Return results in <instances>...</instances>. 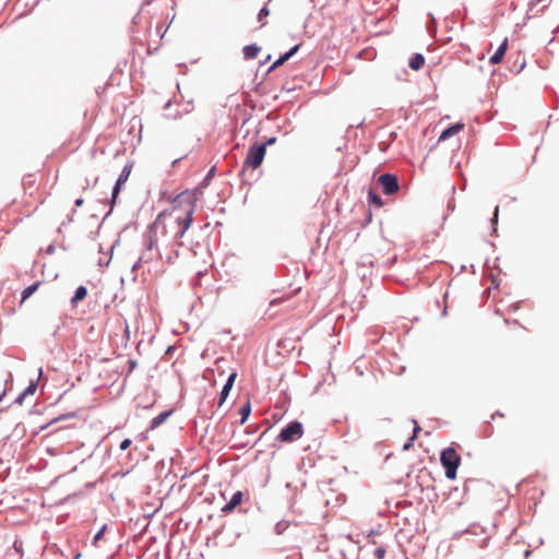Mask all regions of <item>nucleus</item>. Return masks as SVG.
<instances>
[{"label":"nucleus","mask_w":559,"mask_h":559,"mask_svg":"<svg viewBox=\"0 0 559 559\" xmlns=\"http://www.w3.org/2000/svg\"><path fill=\"white\" fill-rule=\"evenodd\" d=\"M83 203H84V200H83V199H81V198L75 200V205H76V206H82V205H83Z\"/></svg>","instance_id":"nucleus-26"},{"label":"nucleus","mask_w":559,"mask_h":559,"mask_svg":"<svg viewBox=\"0 0 559 559\" xmlns=\"http://www.w3.org/2000/svg\"><path fill=\"white\" fill-rule=\"evenodd\" d=\"M242 492L240 490L236 491L230 501L228 503H226L223 508H222V511L224 513H230L235 510L236 507H238L241 502H242Z\"/></svg>","instance_id":"nucleus-8"},{"label":"nucleus","mask_w":559,"mask_h":559,"mask_svg":"<svg viewBox=\"0 0 559 559\" xmlns=\"http://www.w3.org/2000/svg\"><path fill=\"white\" fill-rule=\"evenodd\" d=\"M374 556L377 559H383L384 556H385V549L380 547V548H377L376 551H374Z\"/></svg>","instance_id":"nucleus-23"},{"label":"nucleus","mask_w":559,"mask_h":559,"mask_svg":"<svg viewBox=\"0 0 559 559\" xmlns=\"http://www.w3.org/2000/svg\"><path fill=\"white\" fill-rule=\"evenodd\" d=\"M260 50H261L260 47L257 46L255 44L245 46L242 49L243 57L247 60L254 59L258 56V53L260 52Z\"/></svg>","instance_id":"nucleus-13"},{"label":"nucleus","mask_w":559,"mask_h":559,"mask_svg":"<svg viewBox=\"0 0 559 559\" xmlns=\"http://www.w3.org/2000/svg\"><path fill=\"white\" fill-rule=\"evenodd\" d=\"M299 49V45L294 46L289 51L281 56L270 67L269 72L274 71L276 68L283 66L290 57H293Z\"/></svg>","instance_id":"nucleus-10"},{"label":"nucleus","mask_w":559,"mask_h":559,"mask_svg":"<svg viewBox=\"0 0 559 559\" xmlns=\"http://www.w3.org/2000/svg\"><path fill=\"white\" fill-rule=\"evenodd\" d=\"M131 170H132V164H128L123 167L114 189H112V198H111V203H115L116 202V199L121 190V187L122 185L129 179V176L131 174Z\"/></svg>","instance_id":"nucleus-6"},{"label":"nucleus","mask_w":559,"mask_h":559,"mask_svg":"<svg viewBox=\"0 0 559 559\" xmlns=\"http://www.w3.org/2000/svg\"><path fill=\"white\" fill-rule=\"evenodd\" d=\"M420 431V427L417 421H415V427L413 430V436L408 439V442L404 444V450H408L413 443V441L417 438L418 432Z\"/></svg>","instance_id":"nucleus-19"},{"label":"nucleus","mask_w":559,"mask_h":559,"mask_svg":"<svg viewBox=\"0 0 559 559\" xmlns=\"http://www.w3.org/2000/svg\"><path fill=\"white\" fill-rule=\"evenodd\" d=\"M87 296V289L85 286H79L74 293V296L71 299L72 306H76L80 301H82Z\"/></svg>","instance_id":"nucleus-14"},{"label":"nucleus","mask_w":559,"mask_h":559,"mask_svg":"<svg viewBox=\"0 0 559 559\" xmlns=\"http://www.w3.org/2000/svg\"><path fill=\"white\" fill-rule=\"evenodd\" d=\"M266 153V144L252 145L245 158L243 168L257 169L261 166Z\"/></svg>","instance_id":"nucleus-3"},{"label":"nucleus","mask_w":559,"mask_h":559,"mask_svg":"<svg viewBox=\"0 0 559 559\" xmlns=\"http://www.w3.org/2000/svg\"><path fill=\"white\" fill-rule=\"evenodd\" d=\"M237 378V372L236 371H233L229 376H228V379L225 383V385L223 386V390L219 394V401H218V407H221L224 402L226 401L233 385H234V382Z\"/></svg>","instance_id":"nucleus-7"},{"label":"nucleus","mask_w":559,"mask_h":559,"mask_svg":"<svg viewBox=\"0 0 559 559\" xmlns=\"http://www.w3.org/2000/svg\"><path fill=\"white\" fill-rule=\"evenodd\" d=\"M369 201L376 204L377 206H382L381 198L372 191L369 192Z\"/></svg>","instance_id":"nucleus-20"},{"label":"nucleus","mask_w":559,"mask_h":559,"mask_svg":"<svg viewBox=\"0 0 559 559\" xmlns=\"http://www.w3.org/2000/svg\"><path fill=\"white\" fill-rule=\"evenodd\" d=\"M282 302V299H273L271 302H270V306H275V305H278Z\"/></svg>","instance_id":"nucleus-28"},{"label":"nucleus","mask_w":559,"mask_h":559,"mask_svg":"<svg viewBox=\"0 0 559 559\" xmlns=\"http://www.w3.org/2000/svg\"><path fill=\"white\" fill-rule=\"evenodd\" d=\"M195 198L191 192L177 194L171 200L170 209L159 213L150 226L145 250L139 262L150 263L160 259L174 263L183 245L181 239L193 222Z\"/></svg>","instance_id":"nucleus-1"},{"label":"nucleus","mask_w":559,"mask_h":559,"mask_svg":"<svg viewBox=\"0 0 559 559\" xmlns=\"http://www.w3.org/2000/svg\"><path fill=\"white\" fill-rule=\"evenodd\" d=\"M251 413V406L250 403L247 402L240 409L239 414L241 415L240 425H243L246 420L248 419L249 415Z\"/></svg>","instance_id":"nucleus-18"},{"label":"nucleus","mask_w":559,"mask_h":559,"mask_svg":"<svg viewBox=\"0 0 559 559\" xmlns=\"http://www.w3.org/2000/svg\"><path fill=\"white\" fill-rule=\"evenodd\" d=\"M409 68L414 71L420 70L425 64V58L420 53H415L409 60Z\"/></svg>","instance_id":"nucleus-12"},{"label":"nucleus","mask_w":559,"mask_h":559,"mask_svg":"<svg viewBox=\"0 0 559 559\" xmlns=\"http://www.w3.org/2000/svg\"><path fill=\"white\" fill-rule=\"evenodd\" d=\"M270 14V10L267 9V7H264L260 10L259 14H258V20L260 22H262L266 16H269Z\"/></svg>","instance_id":"nucleus-22"},{"label":"nucleus","mask_w":559,"mask_h":559,"mask_svg":"<svg viewBox=\"0 0 559 559\" xmlns=\"http://www.w3.org/2000/svg\"><path fill=\"white\" fill-rule=\"evenodd\" d=\"M106 531V525H104L94 536L93 538V545L96 546L97 542L103 537L104 533Z\"/></svg>","instance_id":"nucleus-21"},{"label":"nucleus","mask_w":559,"mask_h":559,"mask_svg":"<svg viewBox=\"0 0 559 559\" xmlns=\"http://www.w3.org/2000/svg\"><path fill=\"white\" fill-rule=\"evenodd\" d=\"M385 194H393L399 190L397 178L391 174H383L378 179Z\"/></svg>","instance_id":"nucleus-5"},{"label":"nucleus","mask_w":559,"mask_h":559,"mask_svg":"<svg viewBox=\"0 0 559 559\" xmlns=\"http://www.w3.org/2000/svg\"><path fill=\"white\" fill-rule=\"evenodd\" d=\"M39 285H40V283L37 282V283H34L33 285L26 287L22 292L21 304H23L27 298H29L38 289Z\"/></svg>","instance_id":"nucleus-16"},{"label":"nucleus","mask_w":559,"mask_h":559,"mask_svg":"<svg viewBox=\"0 0 559 559\" xmlns=\"http://www.w3.org/2000/svg\"><path fill=\"white\" fill-rule=\"evenodd\" d=\"M498 211H499V207H498V206H496V209H495V213H493V222H495V223H496V222H497V219H498Z\"/></svg>","instance_id":"nucleus-27"},{"label":"nucleus","mask_w":559,"mask_h":559,"mask_svg":"<svg viewBox=\"0 0 559 559\" xmlns=\"http://www.w3.org/2000/svg\"><path fill=\"white\" fill-rule=\"evenodd\" d=\"M131 444V440L130 439H124L121 443H120V450L121 451H124L127 450Z\"/></svg>","instance_id":"nucleus-24"},{"label":"nucleus","mask_w":559,"mask_h":559,"mask_svg":"<svg viewBox=\"0 0 559 559\" xmlns=\"http://www.w3.org/2000/svg\"><path fill=\"white\" fill-rule=\"evenodd\" d=\"M440 462L445 469L449 479H455L456 469L461 463V456L453 448H447L441 452Z\"/></svg>","instance_id":"nucleus-2"},{"label":"nucleus","mask_w":559,"mask_h":559,"mask_svg":"<svg viewBox=\"0 0 559 559\" xmlns=\"http://www.w3.org/2000/svg\"><path fill=\"white\" fill-rule=\"evenodd\" d=\"M36 389L37 382L32 381L29 385L19 395V397L16 399V403L22 404L25 396L28 394H34Z\"/></svg>","instance_id":"nucleus-15"},{"label":"nucleus","mask_w":559,"mask_h":559,"mask_svg":"<svg viewBox=\"0 0 559 559\" xmlns=\"http://www.w3.org/2000/svg\"><path fill=\"white\" fill-rule=\"evenodd\" d=\"M463 129H464V123H454V124L450 126L449 128H447L445 130L442 131V133L440 134L439 140L440 141H445V140L450 139L451 136L457 134Z\"/></svg>","instance_id":"nucleus-11"},{"label":"nucleus","mask_w":559,"mask_h":559,"mask_svg":"<svg viewBox=\"0 0 559 559\" xmlns=\"http://www.w3.org/2000/svg\"><path fill=\"white\" fill-rule=\"evenodd\" d=\"M275 141H276L275 138H270L264 144H266V146H267V145L275 143Z\"/></svg>","instance_id":"nucleus-25"},{"label":"nucleus","mask_w":559,"mask_h":559,"mask_svg":"<svg viewBox=\"0 0 559 559\" xmlns=\"http://www.w3.org/2000/svg\"><path fill=\"white\" fill-rule=\"evenodd\" d=\"M304 435V427L301 423L295 420L290 421L277 436L281 442L290 443L300 439Z\"/></svg>","instance_id":"nucleus-4"},{"label":"nucleus","mask_w":559,"mask_h":559,"mask_svg":"<svg viewBox=\"0 0 559 559\" xmlns=\"http://www.w3.org/2000/svg\"><path fill=\"white\" fill-rule=\"evenodd\" d=\"M169 412H164V413H160L159 415H157L156 417L153 418V420L151 421V429H156L159 425H162L166 419L167 417L169 416Z\"/></svg>","instance_id":"nucleus-17"},{"label":"nucleus","mask_w":559,"mask_h":559,"mask_svg":"<svg viewBox=\"0 0 559 559\" xmlns=\"http://www.w3.org/2000/svg\"><path fill=\"white\" fill-rule=\"evenodd\" d=\"M507 49H508V38H504V40L501 43V45L496 50V52L490 57L489 62L491 64L500 63L507 52Z\"/></svg>","instance_id":"nucleus-9"}]
</instances>
